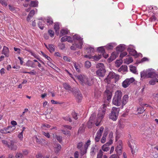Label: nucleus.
I'll return each instance as SVG.
<instances>
[{
    "mask_svg": "<svg viewBox=\"0 0 158 158\" xmlns=\"http://www.w3.org/2000/svg\"><path fill=\"white\" fill-rule=\"evenodd\" d=\"M122 92L120 90H118L115 92L112 101L113 105L118 106L122 105Z\"/></svg>",
    "mask_w": 158,
    "mask_h": 158,
    "instance_id": "obj_2",
    "label": "nucleus"
},
{
    "mask_svg": "<svg viewBox=\"0 0 158 158\" xmlns=\"http://www.w3.org/2000/svg\"><path fill=\"white\" fill-rule=\"evenodd\" d=\"M96 114L95 113H93L90 117L88 123V125L89 128H91L94 124V120Z\"/></svg>",
    "mask_w": 158,
    "mask_h": 158,
    "instance_id": "obj_10",
    "label": "nucleus"
},
{
    "mask_svg": "<svg viewBox=\"0 0 158 158\" xmlns=\"http://www.w3.org/2000/svg\"><path fill=\"white\" fill-rule=\"evenodd\" d=\"M61 149V147L60 144L58 143L55 144L54 145V150L55 153H59Z\"/></svg>",
    "mask_w": 158,
    "mask_h": 158,
    "instance_id": "obj_19",
    "label": "nucleus"
},
{
    "mask_svg": "<svg viewBox=\"0 0 158 158\" xmlns=\"http://www.w3.org/2000/svg\"><path fill=\"white\" fill-rule=\"evenodd\" d=\"M34 139L36 142L39 144H40L41 143L40 140L38 138L37 136H34Z\"/></svg>",
    "mask_w": 158,
    "mask_h": 158,
    "instance_id": "obj_59",
    "label": "nucleus"
},
{
    "mask_svg": "<svg viewBox=\"0 0 158 158\" xmlns=\"http://www.w3.org/2000/svg\"><path fill=\"white\" fill-rule=\"evenodd\" d=\"M15 129V127L14 126H9L1 129L0 131L2 134H7L12 132Z\"/></svg>",
    "mask_w": 158,
    "mask_h": 158,
    "instance_id": "obj_8",
    "label": "nucleus"
},
{
    "mask_svg": "<svg viewBox=\"0 0 158 158\" xmlns=\"http://www.w3.org/2000/svg\"><path fill=\"white\" fill-rule=\"evenodd\" d=\"M38 26L39 28L41 29H43L44 27V25L42 23V22H39L38 23Z\"/></svg>",
    "mask_w": 158,
    "mask_h": 158,
    "instance_id": "obj_52",
    "label": "nucleus"
},
{
    "mask_svg": "<svg viewBox=\"0 0 158 158\" xmlns=\"http://www.w3.org/2000/svg\"><path fill=\"white\" fill-rule=\"evenodd\" d=\"M123 61L122 60L120 59L117 60L115 62V65L117 67H119L122 64Z\"/></svg>",
    "mask_w": 158,
    "mask_h": 158,
    "instance_id": "obj_33",
    "label": "nucleus"
},
{
    "mask_svg": "<svg viewBox=\"0 0 158 158\" xmlns=\"http://www.w3.org/2000/svg\"><path fill=\"white\" fill-rule=\"evenodd\" d=\"M119 76L118 75L116 74L113 72H110L107 77L105 78L104 81L105 82L107 83H109L112 81H114L116 82L118 80Z\"/></svg>",
    "mask_w": 158,
    "mask_h": 158,
    "instance_id": "obj_3",
    "label": "nucleus"
},
{
    "mask_svg": "<svg viewBox=\"0 0 158 158\" xmlns=\"http://www.w3.org/2000/svg\"><path fill=\"white\" fill-rule=\"evenodd\" d=\"M67 36H65L61 38L60 40L61 42H63L67 41Z\"/></svg>",
    "mask_w": 158,
    "mask_h": 158,
    "instance_id": "obj_58",
    "label": "nucleus"
},
{
    "mask_svg": "<svg viewBox=\"0 0 158 158\" xmlns=\"http://www.w3.org/2000/svg\"><path fill=\"white\" fill-rule=\"evenodd\" d=\"M38 3V2L37 1H32L31 2L30 6L32 7H37Z\"/></svg>",
    "mask_w": 158,
    "mask_h": 158,
    "instance_id": "obj_38",
    "label": "nucleus"
},
{
    "mask_svg": "<svg viewBox=\"0 0 158 158\" xmlns=\"http://www.w3.org/2000/svg\"><path fill=\"white\" fill-rule=\"evenodd\" d=\"M73 64L74 66V68L76 69V70L77 72H80V66H79L78 64H77L76 62H73Z\"/></svg>",
    "mask_w": 158,
    "mask_h": 158,
    "instance_id": "obj_40",
    "label": "nucleus"
},
{
    "mask_svg": "<svg viewBox=\"0 0 158 158\" xmlns=\"http://www.w3.org/2000/svg\"><path fill=\"white\" fill-rule=\"evenodd\" d=\"M130 71L134 73H136V68L133 65H130Z\"/></svg>",
    "mask_w": 158,
    "mask_h": 158,
    "instance_id": "obj_39",
    "label": "nucleus"
},
{
    "mask_svg": "<svg viewBox=\"0 0 158 158\" xmlns=\"http://www.w3.org/2000/svg\"><path fill=\"white\" fill-rule=\"evenodd\" d=\"M97 50L98 51L102 53H103L105 52V50L103 47H101L98 48Z\"/></svg>",
    "mask_w": 158,
    "mask_h": 158,
    "instance_id": "obj_51",
    "label": "nucleus"
},
{
    "mask_svg": "<svg viewBox=\"0 0 158 158\" xmlns=\"http://www.w3.org/2000/svg\"><path fill=\"white\" fill-rule=\"evenodd\" d=\"M90 142L91 141L89 139L87 140L84 146V149H81V154L83 155L86 152L87 149L90 144Z\"/></svg>",
    "mask_w": 158,
    "mask_h": 158,
    "instance_id": "obj_13",
    "label": "nucleus"
},
{
    "mask_svg": "<svg viewBox=\"0 0 158 158\" xmlns=\"http://www.w3.org/2000/svg\"><path fill=\"white\" fill-rule=\"evenodd\" d=\"M18 137L20 140H22L23 139V131L20 132L18 135Z\"/></svg>",
    "mask_w": 158,
    "mask_h": 158,
    "instance_id": "obj_48",
    "label": "nucleus"
},
{
    "mask_svg": "<svg viewBox=\"0 0 158 158\" xmlns=\"http://www.w3.org/2000/svg\"><path fill=\"white\" fill-rule=\"evenodd\" d=\"M6 71L5 69L3 68H2L0 70V73L1 75H2L5 74Z\"/></svg>",
    "mask_w": 158,
    "mask_h": 158,
    "instance_id": "obj_54",
    "label": "nucleus"
},
{
    "mask_svg": "<svg viewBox=\"0 0 158 158\" xmlns=\"http://www.w3.org/2000/svg\"><path fill=\"white\" fill-rule=\"evenodd\" d=\"M120 109L119 108L113 107L110 114L109 118L113 121H116L118 117Z\"/></svg>",
    "mask_w": 158,
    "mask_h": 158,
    "instance_id": "obj_5",
    "label": "nucleus"
},
{
    "mask_svg": "<svg viewBox=\"0 0 158 158\" xmlns=\"http://www.w3.org/2000/svg\"><path fill=\"white\" fill-rule=\"evenodd\" d=\"M147 70L143 71L141 72L140 75L141 78H144L145 77H147Z\"/></svg>",
    "mask_w": 158,
    "mask_h": 158,
    "instance_id": "obj_32",
    "label": "nucleus"
},
{
    "mask_svg": "<svg viewBox=\"0 0 158 158\" xmlns=\"http://www.w3.org/2000/svg\"><path fill=\"white\" fill-rule=\"evenodd\" d=\"M73 40H77L78 41H79L81 39H82L81 38L80 36L77 35H75L73 36Z\"/></svg>",
    "mask_w": 158,
    "mask_h": 158,
    "instance_id": "obj_44",
    "label": "nucleus"
},
{
    "mask_svg": "<svg viewBox=\"0 0 158 158\" xmlns=\"http://www.w3.org/2000/svg\"><path fill=\"white\" fill-rule=\"evenodd\" d=\"M85 48L88 53L91 55L93 54L95 50L94 48L90 46H89V47H86Z\"/></svg>",
    "mask_w": 158,
    "mask_h": 158,
    "instance_id": "obj_22",
    "label": "nucleus"
},
{
    "mask_svg": "<svg viewBox=\"0 0 158 158\" xmlns=\"http://www.w3.org/2000/svg\"><path fill=\"white\" fill-rule=\"evenodd\" d=\"M23 155L22 154L20 153H17L15 155V157L16 158H22Z\"/></svg>",
    "mask_w": 158,
    "mask_h": 158,
    "instance_id": "obj_55",
    "label": "nucleus"
},
{
    "mask_svg": "<svg viewBox=\"0 0 158 158\" xmlns=\"http://www.w3.org/2000/svg\"><path fill=\"white\" fill-rule=\"evenodd\" d=\"M152 79L149 81V83L151 85H154L156 82H158V75H156L155 77H152Z\"/></svg>",
    "mask_w": 158,
    "mask_h": 158,
    "instance_id": "obj_20",
    "label": "nucleus"
},
{
    "mask_svg": "<svg viewBox=\"0 0 158 158\" xmlns=\"http://www.w3.org/2000/svg\"><path fill=\"white\" fill-rule=\"evenodd\" d=\"M83 143L82 142H80L78 143L77 148L80 149L81 152V149H84V147H83Z\"/></svg>",
    "mask_w": 158,
    "mask_h": 158,
    "instance_id": "obj_43",
    "label": "nucleus"
},
{
    "mask_svg": "<svg viewBox=\"0 0 158 158\" xmlns=\"http://www.w3.org/2000/svg\"><path fill=\"white\" fill-rule=\"evenodd\" d=\"M9 148L12 150H15L17 149V146L15 143V142L13 141H10V145H9Z\"/></svg>",
    "mask_w": 158,
    "mask_h": 158,
    "instance_id": "obj_25",
    "label": "nucleus"
},
{
    "mask_svg": "<svg viewBox=\"0 0 158 158\" xmlns=\"http://www.w3.org/2000/svg\"><path fill=\"white\" fill-rule=\"evenodd\" d=\"M118 56L117 53L115 52H113L112 53L111 56L109 59V61L111 62L115 59Z\"/></svg>",
    "mask_w": 158,
    "mask_h": 158,
    "instance_id": "obj_23",
    "label": "nucleus"
},
{
    "mask_svg": "<svg viewBox=\"0 0 158 158\" xmlns=\"http://www.w3.org/2000/svg\"><path fill=\"white\" fill-rule=\"evenodd\" d=\"M103 155V152L101 150H100L98 153L97 158H102Z\"/></svg>",
    "mask_w": 158,
    "mask_h": 158,
    "instance_id": "obj_46",
    "label": "nucleus"
},
{
    "mask_svg": "<svg viewBox=\"0 0 158 158\" xmlns=\"http://www.w3.org/2000/svg\"><path fill=\"white\" fill-rule=\"evenodd\" d=\"M27 64L28 66L34 67L32 66L33 63L31 61L28 60L27 62Z\"/></svg>",
    "mask_w": 158,
    "mask_h": 158,
    "instance_id": "obj_57",
    "label": "nucleus"
},
{
    "mask_svg": "<svg viewBox=\"0 0 158 158\" xmlns=\"http://www.w3.org/2000/svg\"><path fill=\"white\" fill-rule=\"evenodd\" d=\"M106 144H104L102 147V149L104 152H107L109 150V147Z\"/></svg>",
    "mask_w": 158,
    "mask_h": 158,
    "instance_id": "obj_35",
    "label": "nucleus"
},
{
    "mask_svg": "<svg viewBox=\"0 0 158 158\" xmlns=\"http://www.w3.org/2000/svg\"><path fill=\"white\" fill-rule=\"evenodd\" d=\"M64 60L66 61L70 62L71 60L70 58L66 56H64L63 57Z\"/></svg>",
    "mask_w": 158,
    "mask_h": 158,
    "instance_id": "obj_62",
    "label": "nucleus"
},
{
    "mask_svg": "<svg viewBox=\"0 0 158 158\" xmlns=\"http://www.w3.org/2000/svg\"><path fill=\"white\" fill-rule=\"evenodd\" d=\"M79 82L82 85H87L90 86L93 84L94 81L93 79L88 77L83 74H80L76 76Z\"/></svg>",
    "mask_w": 158,
    "mask_h": 158,
    "instance_id": "obj_1",
    "label": "nucleus"
},
{
    "mask_svg": "<svg viewBox=\"0 0 158 158\" xmlns=\"http://www.w3.org/2000/svg\"><path fill=\"white\" fill-rule=\"evenodd\" d=\"M122 141L119 140L117 144V146L115 149L117 153L120 154L121 152L122 149Z\"/></svg>",
    "mask_w": 158,
    "mask_h": 158,
    "instance_id": "obj_14",
    "label": "nucleus"
},
{
    "mask_svg": "<svg viewBox=\"0 0 158 158\" xmlns=\"http://www.w3.org/2000/svg\"><path fill=\"white\" fill-rule=\"evenodd\" d=\"M127 71V67L126 65H122L118 69V71L122 73L126 72Z\"/></svg>",
    "mask_w": 158,
    "mask_h": 158,
    "instance_id": "obj_24",
    "label": "nucleus"
},
{
    "mask_svg": "<svg viewBox=\"0 0 158 158\" xmlns=\"http://www.w3.org/2000/svg\"><path fill=\"white\" fill-rule=\"evenodd\" d=\"M48 49L51 52H52L54 51L55 48L54 46L52 44L48 45Z\"/></svg>",
    "mask_w": 158,
    "mask_h": 158,
    "instance_id": "obj_36",
    "label": "nucleus"
},
{
    "mask_svg": "<svg viewBox=\"0 0 158 158\" xmlns=\"http://www.w3.org/2000/svg\"><path fill=\"white\" fill-rule=\"evenodd\" d=\"M96 68L98 69L96 71L97 75L99 77H104L106 72L104 64L102 63L98 64Z\"/></svg>",
    "mask_w": 158,
    "mask_h": 158,
    "instance_id": "obj_4",
    "label": "nucleus"
},
{
    "mask_svg": "<svg viewBox=\"0 0 158 158\" xmlns=\"http://www.w3.org/2000/svg\"><path fill=\"white\" fill-rule=\"evenodd\" d=\"M9 50L8 48L6 46H4L2 52V54H3L6 57L9 56Z\"/></svg>",
    "mask_w": 158,
    "mask_h": 158,
    "instance_id": "obj_16",
    "label": "nucleus"
},
{
    "mask_svg": "<svg viewBox=\"0 0 158 158\" xmlns=\"http://www.w3.org/2000/svg\"><path fill=\"white\" fill-rule=\"evenodd\" d=\"M107 135V131H105L103 134V136L101 140V142L102 143H105Z\"/></svg>",
    "mask_w": 158,
    "mask_h": 158,
    "instance_id": "obj_27",
    "label": "nucleus"
},
{
    "mask_svg": "<svg viewBox=\"0 0 158 158\" xmlns=\"http://www.w3.org/2000/svg\"><path fill=\"white\" fill-rule=\"evenodd\" d=\"M152 69H149L147 70V77H152L156 76V74Z\"/></svg>",
    "mask_w": 158,
    "mask_h": 158,
    "instance_id": "obj_15",
    "label": "nucleus"
},
{
    "mask_svg": "<svg viewBox=\"0 0 158 158\" xmlns=\"http://www.w3.org/2000/svg\"><path fill=\"white\" fill-rule=\"evenodd\" d=\"M69 32V31L67 29H63L60 31V36L61 37L65 35L68 34Z\"/></svg>",
    "mask_w": 158,
    "mask_h": 158,
    "instance_id": "obj_29",
    "label": "nucleus"
},
{
    "mask_svg": "<svg viewBox=\"0 0 158 158\" xmlns=\"http://www.w3.org/2000/svg\"><path fill=\"white\" fill-rule=\"evenodd\" d=\"M0 3H1L3 6H6L7 5V3L3 0H0Z\"/></svg>",
    "mask_w": 158,
    "mask_h": 158,
    "instance_id": "obj_64",
    "label": "nucleus"
},
{
    "mask_svg": "<svg viewBox=\"0 0 158 158\" xmlns=\"http://www.w3.org/2000/svg\"><path fill=\"white\" fill-rule=\"evenodd\" d=\"M63 133L67 136H70L71 135L70 131H66L64 130H62Z\"/></svg>",
    "mask_w": 158,
    "mask_h": 158,
    "instance_id": "obj_42",
    "label": "nucleus"
},
{
    "mask_svg": "<svg viewBox=\"0 0 158 158\" xmlns=\"http://www.w3.org/2000/svg\"><path fill=\"white\" fill-rule=\"evenodd\" d=\"M102 57L101 55H95L94 56H93L92 59H93L94 60L98 61Z\"/></svg>",
    "mask_w": 158,
    "mask_h": 158,
    "instance_id": "obj_34",
    "label": "nucleus"
},
{
    "mask_svg": "<svg viewBox=\"0 0 158 158\" xmlns=\"http://www.w3.org/2000/svg\"><path fill=\"white\" fill-rule=\"evenodd\" d=\"M103 130L104 127H101L97 132L95 139V141L98 142L99 141Z\"/></svg>",
    "mask_w": 158,
    "mask_h": 158,
    "instance_id": "obj_12",
    "label": "nucleus"
},
{
    "mask_svg": "<svg viewBox=\"0 0 158 158\" xmlns=\"http://www.w3.org/2000/svg\"><path fill=\"white\" fill-rule=\"evenodd\" d=\"M128 51L129 52L130 54L133 56L137 57L136 52L134 49H128Z\"/></svg>",
    "mask_w": 158,
    "mask_h": 158,
    "instance_id": "obj_31",
    "label": "nucleus"
},
{
    "mask_svg": "<svg viewBox=\"0 0 158 158\" xmlns=\"http://www.w3.org/2000/svg\"><path fill=\"white\" fill-rule=\"evenodd\" d=\"M145 110L143 106H140L138 107L136 109V113L135 114H141L143 113L144 111Z\"/></svg>",
    "mask_w": 158,
    "mask_h": 158,
    "instance_id": "obj_21",
    "label": "nucleus"
},
{
    "mask_svg": "<svg viewBox=\"0 0 158 158\" xmlns=\"http://www.w3.org/2000/svg\"><path fill=\"white\" fill-rule=\"evenodd\" d=\"M134 81L135 79L133 77L127 79L123 82L122 86L124 88H127Z\"/></svg>",
    "mask_w": 158,
    "mask_h": 158,
    "instance_id": "obj_9",
    "label": "nucleus"
},
{
    "mask_svg": "<svg viewBox=\"0 0 158 158\" xmlns=\"http://www.w3.org/2000/svg\"><path fill=\"white\" fill-rule=\"evenodd\" d=\"M54 28L55 30L56 34L58 35H59V25L58 23H55L54 26Z\"/></svg>",
    "mask_w": 158,
    "mask_h": 158,
    "instance_id": "obj_26",
    "label": "nucleus"
},
{
    "mask_svg": "<svg viewBox=\"0 0 158 158\" xmlns=\"http://www.w3.org/2000/svg\"><path fill=\"white\" fill-rule=\"evenodd\" d=\"M42 134L45 136H46V137L48 138H49L50 137V135L48 132H45L43 131L42 132Z\"/></svg>",
    "mask_w": 158,
    "mask_h": 158,
    "instance_id": "obj_53",
    "label": "nucleus"
},
{
    "mask_svg": "<svg viewBox=\"0 0 158 158\" xmlns=\"http://www.w3.org/2000/svg\"><path fill=\"white\" fill-rule=\"evenodd\" d=\"M83 44L82 39H81L79 41H78V42H76L75 44H73L70 47V49L73 50H76L77 48L81 49L82 47Z\"/></svg>",
    "mask_w": 158,
    "mask_h": 158,
    "instance_id": "obj_7",
    "label": "nucleus"
},
{
    "mask_svg": "<svg viewBox=\"0 0 158 158\" xmlns=\"http://www.w3.org/2000/svg\"><path fill=\"white\" fill-rule=\"evenodd\" d=\"M50 127V126L48 124H44L42 126V128L44 129H46V128H49Z\"/></svg>",
    "mask_w": 158,
    "mask_h": 158,
    "instance_id": "obj_63",
    "label": "nucleus"
},
{
    "mask_svg": "<svg viewBox=\"0 0 158 158\" xmlns=\"http://www.w3.org/2000/svg\"><path fill=\"white\" fill-rule=\"evenodd\" d=\"M85 66L86 68H89L91 66L90 62L88 61H86L85 63Z\"/></svg>",
    "mask_w": 158,
    "mask_h": 158,
    "instance_id": "obj_49",
    "label": "nucleus"
},
{
    "mask_svg": "<svg viewBox=\"0 0 158 158\" xmlns=\"http://www.w3.org/2000/svg\"><path fill=\"white\" fill-rule=\"evenodd\" d=\"M76 99L79 101L82 99V96L81 94L78 93H77L76 96Z\"/></svg>",
    "mask_w": 158,
    "mask_h": 158,
    "instance_id": "obj_41",
    "label": "nucleus"
},
{
    "mask_svg": "<svg viewBox=\"0 0 158 158\" xmlns=\"http://www.w3.org/2000/svg\"><path fill=\"white\" fill-rule=\"evenodd\" d=\"M63 86L66 89L69 90L70 88V86L66 83H64L63 84Z\"/></svg>",
    "mask_w": 158,
    "mask_h": 158,
    "instance_id": "obj_50",
    "label": "nucleus"
},
{
    "mask_svg": "<svg viewBox=\"0 0 158 158\" xmlns=\"http://www.w3.org/2000/svg\"><path fill=\"white\" fill-rule=\"evenodd\" d=\"M48 25L52 24L53 23V20L50 17H48L46 20Z\"/></svg>",
    "mask_w": 158,
    "mask_h": 158,
    "instance_id": "obj_37",
    "label": "nucleus"
},
{
    "mask_svg": "<svg viewBox=\"0 0 158 158\" xmlns=\"http://www.w3.org/2000/svg\"><path fill=\"white\" fill-rule=\"evenodd\" d=\"M114 46H115V44L113 43H110L106 45V47L108 49H112Z\"/></svg>",
    "mask_w": 158,
    "mask_h": 158,
    "instance_id": "obj_45",
    "label": "nucleus"
},
{
    "mask_svg": "<svg viewBox=\"0 0 158 158\" xmlns=\"http://www.w3.org/2000/svg\"><path fill=\"white\" fill-rule=\"evenodd\" d=\"M133 61V59L131 57H129L126 58L124 60V63L127 64H129Z\"/></svg>",
    "mask_w": 158,
    "mask_h": 158,
    "instance_id": "obj_28",
    "label": "nucleus"
},
{
    "mask_svg": "<svg viewBox=\"0 0 158 158\" xmlns=\"http://www.w3.org/2000/svg\"><path fill=\"white\" fill-rule=\"evenodd\" d=\"M105 110L104 109H103L102 110H99V113L98 114L96 119L95 124L96 126H98L100 125V123L102 121L104 115L105 114Z\"/></svg>",
    "mask_w": 158,
    "mask_h": 158,
    "instance_id": "obj_6",
    "label": "nucleus"
},
{
    "mask_svg": "<svg viewBox=\"0 0 158 158\" xmlns=\"http://www.w3.org/2000/svg\"><path fill=\"white\" fill-rule=\"evenodd\" d=\"M129 145L131 149V152L132 154H134L137 152V148L135 141H131L129 143Z\"/></svg>",
    "mask_w": 158,
    "mask_h": 158,
    "instance_id": "obj_11",
    "label": "nucleus"
},
{
    "mask_svg": "<svg viewBox=\"0 0 158 158\" xmlns=\"http://www.w3.org/2000/svg\"><path fill=\"white\" fill-rule=\"evenodd\" d=\"M48 33L51 37H53L54 35V33L53 31L49 30L48 31Z\"/></svg>",
    "mask_w": 158,
    "mask_h": 158,
    "instance_id": "obj_56",
    "label": "nucleus"
},
{
    "mask_svg": "<svg viewBox=\"0 0 158 158\" xmlns=\"http://www.w3.org/2000/svg\"><path fill=\"white\" fill-rule=\"evenodd\" d=\"M42 55L47 59L48 60L50 61L51 60V58L47 55L45 54L43 52H41Z\"/></svg>",
    "mask_w": 158,
    "mask_h": 158,
    "instance_id": "obj_47",
    "label": "nucleus"
},
{
    "mask_svg": "<svg viewBox=\"0 0 158 158\" xmlns=\"http://www.w3.org/2000/svg\"><path fill=\"white\" fill-rule=\"evenodd\" d=\"M73 117L76 120L77 119V114L75 112H73L72 113Z\"/></svg>",
    "mask_w": 158,
    "mask_h": 158,
    "instance_id": "obj_60",
    "label": "nucleus"
},
{
    "mask_svg": "<svg viewBox=\"0 0 158 158\" xmlns=\"http://www.w3.org/2000/svg\"><path fill=\"white\" fill-rule=\"evenodd\" d=\"M129 97L127 94H125L123 97L122 99V105L123 106L125 105L128 102V101Z\"/></svg>",
    "mask_w": 158,
    "mask_h": 158,
    "instance_id": "obj_18",
    "label": "nucleus"
},
{
    "mask_svg": "<svg viewBox=\"0 0 158 158\" xmlns=\"http://www.w3.org/2000/svg\"><path fill=\"white\" fill-rule=\"evenodd\" d=\"M105 95L106 97V99L109 101L111 99L112 96V93L111 91L109 90L106 89L105 91Z\"/></svg>",
    "mask_w": 158,
    "mask_h": 158,
    "instance_id": "obj_17",
    "label": "nucleus"
},
{
    "mask_svg": "<svg viewBox=\"0 0 158 158\" xmlns=\"http://www.w3.org/2000/svg\"><path fill=\"white\" fill-rule=\"evenodd\" d=\"M127 52H122L121 53L120 56L121 58H123V57H124V56H125L127 55Z\"/></svg>",
    "mask_w": 158,
    "mask_h": 158,
    "instance_id": "obj_61",
    "label": "nucleus"
},
{
    "mask_svg": "<svg viewBox=\"0 0 158 158\" xmlns=\"http://www.w3.org/2000/svg\"><path fill=\"white\" fill-rule=\"evenodd\" d=\"M125 45L123 44H120L116 48V50L119 51H122L125 48Z\"/></svg>",
    "mask_w": 158,
    "mask_h": 158,
    "instance_id": "obj_30",
    "label": "nucleus"
}]
</instances>
